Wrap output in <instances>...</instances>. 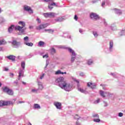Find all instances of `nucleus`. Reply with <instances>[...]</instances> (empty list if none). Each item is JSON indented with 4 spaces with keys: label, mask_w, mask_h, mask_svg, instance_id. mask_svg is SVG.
Returning a JSON list of instances; mask_svg holds the SVG:
<instances>
[{
    "label": "nucleus",
    "mask_w": 125,
    "mask_h": 125,
    "mask_svg": "<svg viewBox=\"0 0 125 125\" xmlns=\"http://www.w3.org/2000/svg\"><path fill=\"white\" fill-rule=\"evenodd\" d=\"M90 18L92 19V20L96 21V20H98V19H99L100 17L97 14L95 13H91L90 14Z\"/></svg>",
    "instance_id": "39448f33"
},
{
    "label": "nucleus",
    "mask_w": 125,
    "mask_h": 125,
    "mask_svg": "<svg viewBox=\"0 0 125 125\" xmlns=\"http://www.w3.org/2000/svg\"><path fill=\"white\" fill-rule=\"evenodd\" d=\"M2 11V10L1 9V8L0 7V13H1Z\"/></svg>",
    "instance_id": "774afa93"
},
{
    "label": "nucleus",
    "mask_w": 125,
    "mask_h": 125,
    "mask_svg": "<svg viewBox=\"0 0 125 125\" xmlns=\"http://www.w3.org/2000/svg\"><path fill=\"white\" fill-rule=\"evenodd\" d=\"M11 43L13 45L14 48H19L21 45V42L16 41V40H13Z\"/></svg>",
    "instance_id": "7ed1b4c3"
},
{
    "label": "nucleus",
    "mask_w": 125,
    "mask_h": 125,
    "mask_svg": "<svg viewBox=\"0 0 125 125\" xmlns=\"http://www.w3.org/2000/svg\"><path fill=\"white\" fill-rule=\"evenodd\" d=\"M37 21H38V23H39V24H41V20H40V19L37 18Z\"/></svg>",
    "instance_id": "603ef678"
},
{
    "label": "nucleus",
    "mask_w": 125,
    "mask_h": 125,
    "mask_svg": "<svg viewBox=\"0 0 125 125\" xmlns=\"http://www.w3.org/2000/svg\"><path fill=\"white\" fill-rule=\"evenodd\" d=\"M88 65H92L93 64V61L92 60H89L87 61Z\"/></svg>",
    "instance_id": "72a5a7b5"
},
{
    "label": "nucleus",
    "mask_w": 125,
    "mask_h": 125,
    "mask_svg": "<svg viewBox=\"0 0 125 125\" xmlns=\"http://www.w3.org/2000/svg\"><path fill=\"white\" fill-rule=\"evenodd\" d=\"M110 76H112V77H113L114 78H117V75H118L117 73H111L110 74Z\"/></svg>",
    "instance_id": "4c0bfd02"
},
{
    "label": "nucleus",
    "mask_w": 125,
    "mask_h": 125,
    "mask_svg": "<svg viewBox=\"0 0 125 125\" xmlns=\"http://www.w3.org/2000/svg\"><path fill=\"white\" fill-rule=\"evenodd\" d=\"M17 59L19 60H21L22 59V57H21V56H19L17 57Z\"/></svg>",
    "instance_id": "13d9d810"
},
{
    "label": "nucleus",
    "mask_w": 125,
    "mask_h": 125,
    "mask_svg": "<svg viewBox=\"0 0 125 125\" xmlns=\"http://www.w3.org/2000/svg\"><path fill=\"white\" fill-rule=\"evenodd\" d=\"M99 102H100V99L97 100L96 101H95L94 103V104H98V103H99Z\"/></svg>",
    "instance_id": "a19ab883"
},
{
    "label": "nucleus",
    "mask_w": 125,
    "mask_h": 125,
    "mask_svg": "<svg viewBox=\"0 0 125 125\" xmlns=\"http://www.w3.org/2000/svg\"><path fill=\"white\" fill-rule=\"evenodd\" d=\"M120 36H124L125 35V30H122L120 33Z\"/></svg>",
    "instance_id": "c03bdc74"
},
{
    "label": "nucleus",
    "mask_w": 125,
    "mask_h": 125,
    "mask_svg": "<svg viewBox=\"0 0 125 125\" xmlns=\"http://www.w3.org/2000/svg\"><path fill=\"white\" fill-rule=\"evenodd\" d=\"M48 64H49V61H48V60H46V65L44 67V69H46V68L47 67V66H48Z\"/></svg>",
    "instance_id": "ea45409f"
},
{
    "label": "nucleus",
    "mask_w": 125,
    "mask_h": 125,
    "mask_svg": "<svg viewBox=\"0 0 125 125\" xmlns=\"http://www.w3.org/2000/svg\"><path fill=\"white\" fill-rule=\"evenodd\" d=\"M74 19H75V20H76V21H77L78 20V16H77V15H75Z\"/></svg>",
    "instance_id": "864d4df0"
},
{
    "label": "nucleus",
    "mask_w": 125,
    "mask_h": 125,
    "mask_svg": "<svg viewBox=\"0 0 125 125\" xmlns=\"http://www.w3.org/2000/svg\"><path fill=\"white\" fill-rule=\"evenodd\" d=\"M49 24L48 23H44L40 25L39 26H37L36 27L37 30H42V29H44L47 27V26H49Z\"/></svg>",
    "instance_id": "6e6552de"
},
{
    "label": "nucleus",
    "mask_w": 125,
    "mask_h": 125,
    "mask_svg": "<svg viewBox=\"0 0 125 125\" xmlns=\"http://www.w3.org/2000/svg\"><path fill=\"white\" fill-rule=\"evenodd\" d=\"M80 76L81 77H84V73L83 72H80Z\"/></svg>",
    "instance_id": "09e8293b"
},
{
    "label": "nucleus",
    "mask_w": 125,
    "mask_h": 125,
    "mask_svg": "<svg viewBox=\"0 0 125 125\" xmlns=\"http://www.w3.org/2000/svg\"><path fill=\"white\" fill-rule=\"evenodd\" d=\"M19 75H21V76H24V70L23 69H21L20 71H19Z\"/></svg>",
    "instance_id": "c85d7f7f"
},
{
    "label": "nucleus",
    "mask_w": 125,
    "mask_h": 125,
    "mask_svg": "<svg viewBox=\"0 0 125 125\" xmlns=\"http://www.w3.org/2000/svg\"><path fill=\"white\" fill-rule=\"evenodd\" d=\"M38 86L39 89L40 90H42L43 89V85H42V83L40 81H38Z\"/></svg>",
    "instance_id": "a211bd4d"
},
{
    "label": "nucleus",
    "mask_w": 125,
    "mask_h": 125,
    "mask_svg": "<svg viewBox=\"0 0 125 125\" xmlns=\"http://www.w3.org/2000/svg\"><path fill=\"white\" fill-rule=\"evenodd\" d=\"M55 75H64V72H62L61 70H58L55 72Z\"/></svg>",
    "instance_id": "b1692460"
},
{
    "label": "nucleus",
    "mask_w": 125,
    "mask_h": 125,
    "mask_svg": "<svg viewBox=\"0 0 125 125\" xmlns=\"http://www.w3.org/2000/svg\"><path fill=\"white\" fill-rule=\"evenodd\" d=\"M81 117H79V116H78V115H76V116L74 117V119H75V120H77V121L78 120H80V118Z\"/></svg>",
    "instance_id": "79ce46f5"
},
{
    "label": "nucleus",
    "mask_w": 125,
    "mask_h": 125,
    "mask_svg": "<svg viewBox=\"0 0 125 125\" xmlns=\"http://www.w3.org/2000/svg\"><path fill=\"white\" fill-rule=\"evenodd\" d=\"M105 3H106V1L104 0V1H103V2H102V6L103 7H104V6L105 5Z\"/></svg>",
    "instance_id": "49530a36"
},
{
    "label": "nucleus",
    "mask_w": 125,
    "mask_h": 125,
    "mask_svg": "<svg viewBox=\"0 0 125 125\" xmlns=\"http://www.w3.org/2000/svg\"><path fill=\"white\" fill-rule=\"evenodd\" d=\"M7 94L10 96L13 95V90H12V89H9V91H8V92H7Z\"/></svg>",
    "instance_id": "412c9836"
},
{
    "label": "nucleus",
    "mask_w": 125,
    "mask_h": 125,
    "mask_svg": "<svg viewBox=\"0 0 125 125\" xmlns=\"http://www.w3.org/2000/svg\"><path fill=\"white\" fill-rule=\"evenodd\" d=\"M21 77H23V76L19 74V77H18V80H20V79H21Z\"/></svg>",
    "instance_id": "052dcab7"
},
{
    "label": "nucleus",
    "mask_w": 125,
    "mask_h": 125,
    "mask_svg": "<svg viewBox=\"0 0 125 125\" xmlns=\"http://www.w3.org/2000/svg\"><path fill=\"white\" fill-rule=\"evenodd\" d=\"M33 109H41V105L38 104H35L33 105Z\"/></svg>",
    "instance_id": "aec40b11"
},
{
    "label": "nucleus",
    "mask_w": 125,
    "mask_h": 125,
    "mask_svg": "<svg viewBox=\"0 0 125 125\" xmlns=\"http://www.w3.org/2000/svg\"><path fill=\"white\" fill-rule=\"evenodd\" d=\"M104 107H107V106H108V104H107V103H106V102L104 101Z\"/></svg>",
    "instance_id": "3c124183"
},
{
    "label": "nucleus",
    "mask_w": 125,
    "mask_h": 125,
    "mask_svg": "<svg viewBox=\"0 0 125 125\" xmlns=\"http://www.w3.org/2000/svg\"><path fill=\"white\" fill-rule=\"evenodd\" d=\"M5 21V19L3 18V17H0V23H3Z\"/></svg>",
    "instance_id": "c9c22d12"
},
{
    "label": "nucleus",
    "mask_w": 125,
    "mask_h": 125,
    "mask_svg": "<svg viewBox=\"0 0 125 125\" xmlns=\"http://www.w3.org/2000/svg\"><path fill=\"white\" fill-rule=\"evenodd\" d=\"M48 58V55L47 54H45L43 56V58Z\"/></svg>",
    "instance_id": "8fccbe9b"
},
{
    "label": "nucleus",
    "mask_w": 125,
    "mask_h": 125,
    "mask_svg": "<svg viewBox=\"0 0 125 125\" xmlns=\"http://www.w3.org/2000/svg\"><path fill=\"white\" fill-rule=\"evenodd\" d=\"M87 86H88V87H91V88H92V89L93 88H96V84H95V83H87Z\"/></svg>",
    "instance_id": "2eb2a0df"
},
{
    "label": "nucleus",
    "mask_w": 125,
    "mask_h": 125,
    "mask_svg": "<svg viewBox=\"0 0 125 125\" xmlns=\"http://www.w3.org/2000/svg\"><path fill=\"white\" fill-rule=\"evenodd\" d=\"M54 105L56 107L57 109H59V110H61V109H62V104L61 103L56 102L54 103Z\"/></svg>",
    "instance_id": "1a4fd4ad"
},
{
    "label": "nucleus",
    "mask_w": 125,
    "mask_h": 125,
    "mask_svg": "<svg viewBox=\"0 0 125 125\" xmlns=\"http://www.w3.org/2000/svg\"><path fill=\"white\" fill-rule=\"evenodd\" d=\"M59 48H64L65 49H67V48H68V47H66L65 46H59Z\"/></svg>",
    "instance_id": "37998d69"
},
{
    "label": "nucleus",
    "mask_w": 125,
    "mask_h": 125,
    "mask_svg": "<svg viewBox=\"0 0 125 125\" xmlns=\"http://www.w3.org/2000/svg\"><path fill=\"white\" fill-rule=\"evenodd\" d=\"M23 10H24V11H27V12H28L29 14H33V13H34V11H33L31 7L27 5H24L23 6Z\"/></svg>",
    "instance_id": "423d86ee"
},
{
    "label": "nucleus",
    "mask_w": 125,
    "mask_h": 125,
    "mask_svg": "<svg viewBox=\"0 0 125 125\" xmlns=\"http://www.w3.org/2000/svg\"><path fill=\"white\" fill-rule=\"evenodd\" d=\"M24 44L27 45V46H33L34 45V44L32 42H24Z\"/></svg>",
    "instance_id": "4be33fe9"
},
{
    "label": "nucleus",
    "mask_w": 125,
    "mask_h": 125,
    "mask_svg": "<svg viewBox=\"0 0 125 125\" xmlns=\"http://www.w3.org/2000/svg\"><path fill=\"white\" fill-rule=\"evenodd\" d=\"M45 43L43 41H40L38 43V46H43L44 45Z\"/></svg>",
    "instance_id": "393cba45"
},
{
    "label": "nucleus",
    "mask_w": 125,
    "mask_h": 125,
    "mask_svg": "<svg viewBox=\"0 0 125 125\" xmlns=\"http://www.w3.org/2000/svg\"><path fill=\"white\" fill-rule=\"evenodd\" d=\"M79 32L81 33V34H83V29L82 28H80L79 29Z\"/></svg>",
    "instance_id": "680f3d73"
},
{
    "label": "nucleus",
    "mask_w": 125,
    "mask_h": 125,
    "mask_svg": "<svg viewBox=\"0 0 125 125\" xmlns=\"http://www.w3.org/2000/svg\"><path fill=\"white\" fill-rule=\"evenodd\" d=\"M123 116H124V113H123L122 112H119L118 113V117H123Z\"/></svg>",
    "instance_id": "a18cd8bd"
},
{
    "label": "nucleus",
    "mask_w": 125,
    "mask_h": 125,
    "mask_svg": "<svg viewBox=\"0 0 125 125\" xmlns=\"http://www.w3.org/2000/svg\"><path fill=\"white\" fill-rule=\"evenodd\" d=\"M34 56V55L30 54L28 56L29 58H31V57H33Z\"/></svg>",
    "instance_id": "e2e57ef3"
},
{
    "label": "nucleus",
    "mask_w": 125,
    "mask_h": 125,
    "mask_svg": "<svg viewBox=\"0 0 125 125\" xmlns=\"http://www.w3.org/2000/svg\"><path fill=\"white\" fill-rule=\"evenodd\" d=\"M17 81H15L14 82V83H16V84H18V82L17 81V80H16Z\"/></svg>",
    "instance_id": "69168bd1"
},
{
    "label": "nucleus",
    "mask_w": 125,
    "mask_h": 125,
    "mask_svg": "<svg viewBox=\"0 0 125 125\" xmlns=\"http://www.w3.org/2000/svg\"><path fill=\"white\" fill-rule=\"evenodd\" d=\"M43 15L45 18H51L55 17V14L54 12L44 13H43Z\"/></svg>",
    "instance_id": "20e7f679"
},
{
    "label": "nucleus",
    "mask_w": 125,
    "mask_h": 125,
    "mask_svg": "<svg viewBox=\"0 0 125 125\" xmlns=\"http://www.w3.org/2000/svg\"><path fill=\"white\" fill-rule=\"evenodd\" d=\"M76 60V56H71V63H73L74 61Z\"/></svg>",
    "instance_id": "e433bc0d"
},
{
    "label": "nucleus",
    "mask_w": 125,
    "mask_h": 125,
    "mask_svg": "<svg viewBox=\"0 0 125 125\" xmlns=\"http://www.w3.org/2000/svg\"><path fill=\"white\" fill-rule=\"evenodd\" d=\"M93 35H94V37H95V38H97V37H98V33L97 32V31H93Z\"/></svg>",
    "instance_id": "473e14b6"
},
{
    "label": "nucleus",
    "mask_w": 125,
    "mask_h": 125,
    "mask_svg": "<svg viewBox=\"0 0 125 125\" xmlns=\"http://www.w3.org/2000/svg\"><path fill=\"white\" fill-rule=\"evenodd\" d=\"M55 83H59V86L65 91H71L73 89V85L70 83H67V82L64 80V78L60 77L55 81Z\"/></svg>",
    "instance_id": "f257e3e1"
},
{
    "label": "nucleus",
    "mask_w": 125,
    "mask_h": 125,
    "mask_svg": "<svg viewBox=\"0 0 125 125\" xmlns=\"http://www.w3.org/2000/svg\"><path fill=\"white\" fill-rule=\"evenodd\" d=\"M21 67L22 68L23 70H25V63L24 62H21Z\"/></svg>",
    "instance_id": "c756f323"
},
{
    "label": "nucleus",
    "mask_w": 125,
    "mask_h": 125,
    "mask_svg": "<svg viewBox=\"0 0 125 125\" xmlns=\"http://www.w3.org/2000/svg\"><path fill=\"white\" fill-rule=\"evenodd\" d=\"M100 94L101 96H102V97H103L104 98L106 97V94H109V93L107 92H104L103 90H100Z\"/></svg>",
    "instance_id": "dca6fc26"
},
{
    "label": "nucleus",
    "mask_w": 125,
    "mask_h": 125,
    "mask_svg": "<svg viewBox=\"0 0 125 125\" xmlns=\"http://www.w3.org/2000/svg\"><path fill=\"white\" fill-rule=\"evenodd\" d=\"M64 19H63V18H58L57 19L55 20V21H56V22H62V21H63Z\"/></svg>",
    "instance_id": "a878e982"
},
{
    "label": "nucleus",
    "mask_w": 125,
    "mask_h": 125,
    "mask_svg": "<svg viewBox=\"0 0 125 125\" xmlns=\"http://www.w3.org/2000/svg\"><path fill=\"white\" fill-rule=\"evenodd\" d=\"M19 25H21V26L19 25H16V26L14 25H11L8 29V33H12L13 31V29L15 28V30L16 31H19L20 32L19 33V35H23L25 30H26V28H25V26H26V24L25 22L20 21L19 22Z\"/></svg>",
    "instance_id": "f03ea898"
},
{
    "label": "nucleus",
    "mask_w": 125,
    "mask_h": 125,
    "mask_svg": "<svg viewBox=\"0 0 125 125\" xmlns=\"http://www.w3.org/2000/svg\"><path fill=\"white\" fill-rule=\"evenodd\" d=\"M19 103H20V104H21L22 103H25V101H19Z\"/></svg>",
    "instance_id": "bf43d9fd"
},
{
    "label": "nucleus",
    "mask_w": 125,
    "mask_h": 125,
    "mask_svg": "<svg viewBox=\"0 0 125 125\" xmlns=\"http://www.w3.org/2000/svg\"><path fill=\"white\" fill-rule=\"evenodd\" d=\"M113 46L114 42L113 41V40H110L109 42V47L108 49L109 52H112V51H113Z\"/></svg>",
    "instance_id": "9d476101"
},
{
    "label": "nucleus",
    "mask_w": 125,
    "mask_h": 125,
    "mask_svg": "<svg viewBox=\"0 0 125 125\" xmlns=\"http://www.w3.org/2000/svg\"><path fill=\"white\" fill-rule=\"evenodd\" d=\"M3 92H5V93H7L9 90L10 89V88H8L7 86H5L2 88Z\"/></svg>",
    "instance_id": "6ab92c4d"
},
{
    "label": "nucleus",
    "mask_w": 125,
    "mask_h": 125,
    "mask_svg": "<svg viewBox=\"0 0 125 125\" xmlns=\"http://www.w3.org/2000/svg\"><path fill=\"white\" fill-rule=\"evenodd\" d=\"M112 10H113L115 14H117V15H122L123 13V12L119 9L114 8Z\"/></svg>",
    "instance_id": "f8f14e48"
},
{
    "label": "nucleus",
    "mask_w": 125,
    "mask_h": 125,
    "mask_svg": "<svg viewBox=\"0 0 125 125\" xmlns=\"http://www.w3.org/2000/svg\"><path fill=\"white\" fill-rule=\"evenodd\" d=\"M92 117H93V118H94V119H98V118H99V115H98V114H97V113L93 114L92 115Z\"/></svg>",
    "instance_id": "cd10ccee"
},
{
    "label": "nucleus",
    "mask_w": 125,
    "mask_h": 125,
    "mask_svg": "<svg viewBox=\"0 0 125 125\" xmlns=\"http://www.w3.org/2000/svg\"><path fill=\"white\" fill-rule=\"evenodd\" d=\"M3 71H5L6 72H7V71H8V68H7V67H4Z\"/></svg>",
    "instance_id": "5fc2aeb1"
},
{
    "label": "nucleus",
    "mask_w": 125,
    "mask_h": 125,
    "mask_svg": "<svg viewBox=\"0 0 125 125\" xmlns=\"http://www.w3.org/2000/svg\"><path fill=\"white\" fill-rule=\"evenodd\" d=\"M77 87L78 91H80V92H82V93H85V92H86V91L80 87V84H77Z\"/></svg>",
    "instance_id": "f3484780"
},
{
    "label": "nucleus",
    "mask_w": 125,
    "mask_h": 125,
    "mask_svg": "<svg viewBox=\"0 0 125 125\" xmlns=\"http://www.w3.org/2000/svg\"><path fill=\"white\" fill-rule=\"evenodd\" d=\"M10 76H11V78H13L14 74L13 73H10Z\"/></svg>",
    "instance_id": "4d7b16f0"
},
{
    "label": "nucleus",
    "mask_w": 125,
    "mask_h": 125,
    "mask_svg": "<svg viewBox=\"0 0 125 125\" xmlns=\"http://www.w3.org/2000/svg\"><path fill=\"white\" fill-rule=\"evenodd\" d=\"M74 82H76V83H78V84H80V81H79V80L74 79Z\"/></svg>",
    "instance_id": "de8ad7c7"
},
{
    "label": "nucleus",
    "mask_w": 125,
    "mask_h": 125,
    "mask_svg": "<svg viewBox=\"0 0 125 125\" xmlns=\"http://www.w3.org/2000/svg\"><path fill=\"white\" fill-rule=\"evenodd\" d=\"M43 77H44V74H43L41 76L40 79H41V80H42V79H43Z\"/></svg>",
    "instance_id": "6e6d98bb"
},
{
    "label": "nucleus",
    "mask_w": 125,
    "mask_h": 125,
    "mask_svg": "<svg viewBox=\"0 0 125 125\" xmlns=\"http://www.w3.org/2000/svg\"><path fill=\"white\" fill-rule=\"evenodd\" d=\"M67 49L68 50L69 53H71V56H77V54H76L75 51H74L72 48L68 47L67 48Z\"/></svg>",
    "instance_id": "9b49d317"
},
{
    "label": "nucleus",
    "mask_w": 125,
    "mask_h": 125,
    "mask_svg": "<svg viewBox=\"0 0 125 125\" xmlns=\"http://www.w3.org/2000/svg\"><path fill=\"white\" fill-rule=\"evenodd\" d=\"M6 58L7 59H9V60H11L13 62H14V61H15V59L16 58V57L14 55H11L6 56Z\"/></svg>",
    "instance_id": "4468645a"
},
{
    "label": "nucleus",
    "mask_w": 125,
    "mask_h": 125,
    "mask_svg": "<svg viewBox=\"0 0 125 125\" xmlns=\"http://www.w3.org/2000/svg\"><path fill=\"white\" fill-rule=\"evenodd\" d=\"M45 32H48L49 34H53L54 30L51 29H45Z\"/></svg>",
    "instance_id": "5701e85b"
},
{
    "label": "nucleus",
    "mask_w": 125,
    "mask_h": 125,
    "mask_svg": "<svg viewBox=\"0 0 125 125\" xmlns=\"http://www.w3.org/2000/svg\"><path fill=\"white\" fill-rule=\"evenodd\" d=\"M76 125H81V123H80L79 122H76Z\"/></svg>",
    "instance_id": "0e129e2a"
},
{
    "label": "nucleus",
    "mask_w": 125,
    "mask_h": 125,
    "mask_svg": "<svg viewBox=\"0 0 125 125\" xmlns=\"http://www.w3.org/2000/svg\"><path fill=\"white\" fill-rule=\"evenodd\" d=\"M51 53L53 55V54H55L56 53V50L54 49V48H52L51 49Z\"/></svg>",
    "instance_id": "7c9ffc66"
},
{
    "label": "nucleus",
    "mask_w": 125,
    "mask_h": 125,
    "mask_svg": "<svg viewBox=\"0 0 125 125\" xmlns=\"http://www.w3.org/2000/svg\"><path fill=\"white\" fill-rule=\"evenodd\" d=\"M2 44H6V42H5L4 39H2L1 41L0 40V45H1Z\"/></svg>",
    "instance_id": "bb28decb"
},
{
    "label": "nucleus",
    "mask_w": 125,
    "mask_h": 125,
    "mask_svg": "<svg viewBox=\"0 0 125 125\" xmlns=\"http://www.w3.org/2000/svg\"><path fill=\"white\" fill-rule=\"evenodd\" d=\"M12 104H13V103L11 101H0V107H1V106H7V105H11Z\"/></svg>",
    "instance_id": "0eeeda50"
},
{
    "label": "nucleus",
    "mask_w": 125,
    "mask_h": 125,
    "mask_svg": "<svg viewBox=\"0 0 125 125\" xmlns=\"http://www.w3.org/2000/svg\"><path fill=\"white\" fill-rule=\"evenodd\" d=\"M100 119L99 118H94L93 122L95 123H100Z\"/></svg>",
    "instance_id": "2f4dec72"
},
{
    "label": "nucleus",
    "mask_w": 125,
    "mask_h": 125,
    "mask_svg": "<svg viewBox=\"0 0 125 125\" xmlns=\"http://www.w3.org/2000/svg\"><path fill=\"white\" fill-rule=\"evenodd\" d=\"M23 41L24 42H29V37L26 36L23 38Z\"/></svg>",
    "instance_id": "f704fd0d"
},
{
    "label": "nucleus",
    "mask_w": 125,
    "mask_h": 125,
    "mask_svg": "<svg viewBox=\"0 0 125 125\" xmlns=\"http://www.w3.org/2000/svg\"><path fill=\"white\" fill-rule=\"evenodd\" d=\"M53 6H57V5H56V3H55V2H54L52 3H50V2H49L48 8H49L50 10L53 9Z\"/></svg>",
    "instance_id": "ddd939ff"
},
{
    "label": "nucleus",
    "mask_w": 125,
    "mask_h": 125,
    "mask_svg": "<svg viewBox=\"0 0 125 125\" xmlns=\"http://www.w3.org/2000/svg\"><path fill=\"white\" fill-rule=\"evenodd\" d=\"M104 25H105V26H107V22H106V21H104Z\"/></svg>",
    "instance_id": "338daca9"
},
{
    "label": "nucleus",
    "mask_w": 125,
    "mask_h": 125,
    "mask_svg": "<svg viewBox=\"0 0 125 125\" xmlns=\"http://www.w3.org/2000/svg\"><path fill=\"white\" fill-rule=\"evenodd\" d=\"M38 90H39V89H32L31 90V92H33V93H37V92H38Z\"/></svg>",
    "instance_id": "58836bf2"
}]
</instances>
